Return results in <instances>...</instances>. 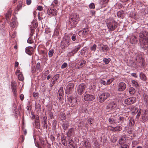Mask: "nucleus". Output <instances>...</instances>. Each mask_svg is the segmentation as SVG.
Masks as SVG:
<instances>
[{
    "label": "nucleus",
    "instance_id": "1",
    "mask_svg": "<svg viewBox=\"0 0 148 148\" xmlns=\"http://www.w3.org/2000/svg\"><path fill=\"white\" fill-rule=\"evenodd\" d=\"M147 33L145 31H142L140 34L139 42L141 47L144 49L148 47Z\"/></svg>",
    "mask_w": 148,
    "mask_h": 148
},
{
    "label": "nucleus",
    "instance_id": "2",
    "mask_svg": "<svg viewBox=\"0 0 148 148\" xmlns=\"http://www.w3.org/2000/svg\"><path fill=\"white\" fill-rule=\"evenodd\" d=\"M79 19V16L76 13L74 14L71 16L68 25L70 27L72 28L75 27L78 22Z\"/></svg>",
    "mask_w": 148,
    "mask_h": 148
},
{
    "label": "nucleus",
    "instance_id": "3",
    "mask_svg": "<svg viewBox=\"0 0 148 148\" xmlns=\"http://www.w3.org/2000/svg\"><path fill=\"white\" fill-rule=\"evenodd\" d=\"M107 26L108 29L111 31L114 30L117 27V23L112 20L107 24Z\"/></svg>",
    "mask_w": 148,
    "mask_h": 148
},
{
    "label": "nucleus",
    "instance_id": "4",
    "mask_svg": "<svg viewBox=\"0 0 148 148\" xmlns=\"http://www.w3.org/2000/svg\"><path fill=\"white\" fill-rule=\"evenodd\" d=\"M95 98V96L92 94L86 93L84 95V99L87 101H90Z\"/></svg>",
    "mask_w": 148,
    "mask_h": 148
},
{
    "label": "nucleus",
    "instance_id": "5",
    "mask_svg": "<svg viewBox=\"0 0 148 148\" xmlns=\"http://www.w3.org/2000/svg\"><path fill=\"white\" fill-rule=\"evenodd\" d=\"M110 94L108 92H104L99 96V100L100 102H103L110 96Z\"/></svg>",
    "mask_w": 148,
    "mask_h": 148
},
{
    "label": "nucleus",
    "instance_id": "6",
    "mask_svg": "<svg viewBox=\"0 0 148 148\" xmlns=\"http://www.w3.org/2000/svg\"><path fill=\"white\" fill-rule=\"evenodd\" d=\"M74 86V84L73 83L71 82L69 83L66 88V93L68 94H70L72 93L73 91Z\"/></svg>",
    "mask_w": 148,
    "mask_h": 148
},
{
    "label": "nucleus",
    "instance_id": "7",
    "mask_svg": "<svg viewBox=\"0 0 148 148\" xmlns=\"http://www.w3.org/2000/svg\"><path fill=\"white\" fill-rule=\"evenodd\" d=\"M86 86L84 84H81L79 85L77 89V91L79 95H82L84 92Z\"/></svg>",
    "mask_w": 148,
    "mask_h": 148
},
{
    "label": "nucleus",
    "instance_id": "8",
    "mask_svg": "<svg viewBox=\"0 0 148 148\" xmlns=\"http://www.w3.org/2000/svg\"><path fill=\"white\" fill-rule=\"evenodd\" d=\"M136 98L135 97H130L125 99L124 102L127 105H130L133 104L136 101Z\"/></svg>",
    "mask_w": 148,
    "mask_h": 148
},
{
    "label": "nucleus",
    "instance_id": "9",
    "mask_svg": "<svg viewBox=\"0 0 148 148\" xmlns=\"http://www.w3.org/2000/svg\"><path fill=\"white\" fill-rule=\"evenodd\" d=\"M130 109L132 111V112L133 114H135L137 113L136 117L139 116L140 114L141 110L140 109L138 111V108H134L133 106H131Z\"/></svg>",
    "mask_w": 148,
    "mask_h": 148
},
{
    "label": "nucleus",
    "instance_id": "10",
    "mask_svg": "<svg viewBox=\"0 0 148 148\" xmlns=\"http://www.w3.org/2000/svg\"><path fill=\"white\" fill-rule=\"evenodd\" d=\"M116 101H111L107 106V108L108 109L112 110L116 107Z\"/></svg>",
    "mask_w": 148,
    "mask_h": 148
},
{
    "label": "nucleus",
    "instance_id": "11",
    "mask_svg": "<svg viewBox=\"0 0 148 148\" xmlns=\"http://www.w3.org/2000/svg\"><path fill=\"white\" fill-rule=\"evenodd\" d=\"M126 87V84L125 83L123 82H120L118 85V90L119 91H122L125 89Z\"/></svg>",
    "mask_w": 148,
    "mask_h": 148
},
{
    "label": "nucleus",
    "instance_id": "12",
    "mask_svg": "<svg viewBox=\"0 0 148 148\" xmlns=\"http://www.w3.org/2000/svg\"><path fill=\"white\" fill-rule=\"evenodd\" d=\"M89 30L88 29H84L81 30L78 32V35L80 36H85L88 33Z\"/></svg>",
    "mask_w": 148,
    "mask_h": 148
},
{
    "label": "nucleus",
    "instance_id": "13",
    "mask_svg": "<svg viewBox=\"0 0 148 148\" xmlns=\"http://www.w3.org/2000/svg\"><path fill=\"white\" fill-rule=\"evenodd\" d=\"M11 86L14 95L15 97H16L17 96V91L16 90V84L14 83H12Z\"/></svg>",
    "mask_w": 148,
    "mask_h": 148
},
{
    "label": "nucleus",
    "instance_id": "14",
    "mask_svg": "<svg viewBox=\"0 0 148 148\" xmlns=\"http://www.w3.org/2000/svg\"><path fill=\"white\" fill-rule=\"evenodd\" d=\"M57 13V10L54 8L49 9L47 11V13L49 15H56Z\"/></svg>",
    "mask_w": 148,
    "mask_h": 148
},
{
    "label": "nucleus",
    "instance_id": "15",
    "mask_svg": "<svg viewBox=\"0 0 148 148\" xmlns=\"http://www.w3.org/2000/svg\"><path fill=\"white\" fill-rule=\"evenodd\" d=\"M25 52L27 54L31 55L33 52V49L31 47H27L26 48Z\"/></svg>",
    "mask_w": 148,
    "mask_h": 148
},
{
    "label": "nucleus",
    "instance_id": "16",
    "mask_svg": "<svg viewBox=\"0 0 148 148\" xmlns=\"http://www.w3.org/2000/svg\"><path fill=\"white\" fill-rule=\"evenodd\" d=\"M74 130L73 128L70 129L69 130L67 136L69 137H71L73 136L74 135Z\"/></svg>",
    "mask_w": 148,
    "mask_h": 148
},
{
    "label": "nucleus",
    "instance_id": "17",
    "mask_svg": "<svg viewBox=\"0 0 148 148\" xmlns=\"http://www.w3.org/2000/svg\"><path fill=\"white\" fill-rule=\"evenodd\" d=\"M130 42L132 44H135L137 42V40L136 37L135 36H133L130 39Z\"/></svg>",
    "mask_w": 148,
    "mask_h": 148
},
{
    "label": "nucleus",
    "instance_id": "18",
    "mask_svg": "<svg viewBox=\"0 0 148 148\" xmlns=\"http://www.w3.org/2000/svg\"><path fill=\"white\" fill-rule=\"evenodd\" d=\"M68 101L71 103H72L73 102H74V104H77V101L76 99L73 98V97H69L68 99Z\"/></svg>",
    "mask_w": 148,
    "mask_h": 148
},
{
    "label": "nucleus",
    "instance_id": "19",
    "mask_svg": "<svg viewBox=\"0 0 148 148\" xmlns=\"http://www.w3.org/2000/svg\"><path fill=\"white\" fill-rule=\"evenodd\" d=\"M40 71V63H38L36 66V69L35 70L32 71L33 73H35L36 71L39 72Z\"/></svg>",
    "mask_w": 148,
    "mask_h": 148
},
{
    "label": "nucleus",
    "instance_id": "20",
    "mask_svg": "<svg viewBox=\"0 0 148 148\" xmlns=\"http://www.w3.org/2000/svg\"><path fill=\"white\" fill-rule=\"evenodd\" d=\"M100 46L101 47L102 50L103 52H105L109 50V47L106 45L101 44Z\"/></svg>",
    "mask_w": 148,
    "mask_h": 148
},
{
    "label": "nucleus",
    "instance_id": "21",
    "mask_svg": "<svg viewBox=\"0 0 148 148\" xmlns=\"http://www.w3.org/2000/svg\"><path fill=\"white\" fill-rule=\"evenodd\" d=\"M62 143V144L64 146H66L67 144L66 140V138L64 136L62 137L61 138Z\"/></svg>",
    "mask_w": 148,
    "mask_h": 148
},
{
    "label": "nucleus",
    "instance_id": "22",
    "mask_svg": "<svg viewBox=\"0 0 148 148\" xmlns=\"http://www.w3.org/2000/svg\"><path fill=\"white\" fill-rule=\"evenodd\" d=\"M129 92L130 94L133 95L135 93V90L134 88L131 87L129 89Z\"/></svg>",
    "mask_w": 148,
    "mask_h": 148
},
{
    "label": "nucleus",
    "instance_id": "23",
    "mask_svg": "<svg viewBox=\"0 0 148 148\" xmlns=\"http://www.w3.org/2000/svg\"><path fill=\"white\" fill-rule=\"evenodd\" d=\"M126 139L124 137L121 138L119 140V143L121 145H123L125 142Z\"/></svg>",
    "mask_w": 148,
    "mask_h": 148
},
{
    "label": "nucleus",
    "instance_id": "24",
    "mask_svg": "<svg viewBox=\"0 0 148 148\" xmlns=\"http://www.w3.org/2000/svg\"><path fill=\"white\" fill-rule=\"evenodd\" d=\"M140 78L143 80H145L146 79L145 75L143 73H141L140 74Z\"/></svg>",
    "mask_w": 148,
    "mask_h": 148
},
{
    "label": "nucleus",
    "instance_id": "25",
    "mask_svg": "<svg viewBox=\"0 0 148 148\" xmlns=\"http://www.w3.org/2000/svg\"><path fill=\"white\" fill-rule=\"evenodd\" d=\"M132 82L133 86L136 87H138V84L136 81L133 80L132 81Z\"/></svg>",
    "mask_w": 148,
    "mask_h": 148
},
{
    "label": "nucleus",
    "instance_id": "26",
    "mask_svg": "<svg viewBox=\"0 0 148 148\" xmlns=\"http://www.w3.org/2000/svg\"><path fill=\"white\" fill-rule=\"evenodd\" d=\"M17 76L18 79L19 80L22 81H23L24 78L22 73L20 75H18Z\"/></svg>",
    "mask_w": 148,
    "mask_h": 148
},
{
    "label": "nucleus",
    "instance_id": "27",
    "mask_svg": "<svg viewBox=\"0 0 148 148\" xmlns=\"http://www.w3.org/2000/svg\"><path fill=\"white\" fill-rule=\"evenodd\" d=\"M117 16L118 17H122L123 16V12L122 11H119L117 12Z\"/></svg>",
    "mask_w": 148,
    "mask_h": 148
},
{
    "label": "nucleus",
    "instance_id": "28",
    "mask_svg": "<svg viewBox=\"0 0 148 148\" xmlns=\"http://www.w3.org/2000/svg\"><path fill=\"white\" fill-rule=\"evenodd\" d=\"M54 52V50L53 49H51L50 50L48 53V55L50 57H52L53 54Z\"/></svg>",
    "mask_w": 148,
    "mask_h": 148
},
{
    "label": "nucleus",
    "instance_id": "29",
    "mask_svg": "<svg viewBox=\"0 0 148 148\" xmlns=\"http://www.w3.org/2000/svg\"><path fill=\"white\" fill-rule=\"evenodd\" d=\"M85 62L86 61H83L81 62L78 66V68H80L83 67L84 65Z\"/></svg>",
    "mask_w": 148,
    "mask_h": 148
},
{
    "label": "nucleus",
    "instance_id": "30",
    "mask_svg": "<svg viewBox=\"0 0 148 148\" xmlns=\"http://www.w3.org/2000/svg\"><path fill=\"white\" fill-rule=\"evenodd\" d=\"M110 60V58L108 59L106 58H104L103 60V61L106 64H108Z\"/></svg>",
    "mask_w": 148,
    "mask_h": 148
},
{
    "label": "nucleus",
    "instance_id": "31",
    "mask_svg": "<svg viewBox=\"0 0 148 148\" xmlns=\"http://www.w3.org/2000/svg\"><path fill=\"white\" fill-rule=\"evenodd\" d=\"M80 48V46H79L75 47L74 49L73 50V53H76L79 49Z\"/></svg>",
    "mask_w": 148,
    "mask_h": 148
},
{
    "label": "nucleus",
    "instance_id": "32",
    "mask_svg": "<svg viewBox=\"0 0 148 148\" xmlns=\"http://www.w3.org/2000/svg\"><path fill=\"white\" fill-rule=\"evenodd\" d=\"M63 95V92L62 90L61 89H60L59 90L58 92V96L62 97V95Z\"/></svg>",
    "mask_w": 148,
    "mask_h": 148
},
{
    "label": "nucleus",
    "instance_id": "33",
    "mask_svg": "<svg viewBox=\"0 0 148 148\" xmlns=\"http://www.w3.org/2000/svg\"><path fill=\"white\" fill-rule=\"evenodd\" d=\"M60 117L61 120H64L65 119V114L63 113H61L60 115Z\"/></svg>",
    "mask_w": 148,
    "mask_h": 148
},
{
    "label": "nucleus",
    "instance_id": "34",
    "mask_svg": "<svg viewBox=\"0 0 148 148\" xmlns=\"http://www.w3.org/2000/svg\"><path fill=\"white\" fill-rule=\"evenodd\" d=\"M16 25V22L14 20H12V21L11 22L10 26L11 27H15Z\"/></svg>",
    "mask_w": 148,
    "mask_h": 148
},
{
    "label": "nucleus",
    "instance_id": "35",
    "mask_svg": "<svg viewBox=\"0 0 148 148\" xmlns=\"http://www.w3.org/2000/svg\"><path fill=\"white\" fill-rule=\"evenodd\" d=\"M59 75H56L53 77L52 79L53 80V82L55 81H56L57 79H58V78H59Z\"/></svg>",
    "mask_w": 148,
    "mask_h": 148
},
{
    "label": "nucleus",
    "instance_id": "36",
    "mask_svg": "<svg viewBox=\"0 0 148 148\" xmlns=\"http://www.w3.org/2000/svg\"><path fill=\"white\" fill-rule=\"evenodd\" d=\"M99 83L100 84L103 85H106V82L102 79H101L99 81Z\"/></svg>",
    "mask_w": 148,
    "mask_h": 148
},
{
    "label": "nucleus",
    "instance_id": "37",
    "mask_svg": "<svg viewBox=\"0 0 148 148\" xmlns=\"http://www.w3.org/2000/svg\"><path fill=\"white\" fill-rule=\"evenodd\" d=\"M84 146H85L86 148H90V144L89 143L86 142H84Z\"/></svg>",
    "mask_w": 148,
    "mask_h": 148
},
{
    "label": "nucleus",
    "instance_id": "38",
    "mask_svg": "<svg viewBox=\"0 0 148 148\" xmlns=\"http://www.w3.org/2000/svg\"><path fill=\"white\" fill-rule=\"evenodd\" d=\"M113 80L112 79H110L108 80L107 82H106V85H109L113 81Z\"/></svg>",
    "mask_w": 148,
    "mask_h": 148
},
{
    "label": "nucleus",
    "instance_id": "39",
    "mask_svg": "<svg viewBox=\"0 0 148 148\" xmlns=\"http://www.w3.org/2000/svg\"><path fill=\"white\" fill-rule=\"evenodd\" d=\"M96 47L97 45H96L94 44L91 47V49L92 51L95 52L96 49Z\"/></svg>",
    "mask_w": 148,
    "mask_h": 148
},
{
    "label": "nucleus",
    "instance_id": "40",
    "mask_svg": "<svg viewBox=\"0 0 148 148\" xmlns=\"http://www.w3.org/2000/svg\"><path fill=\"white\" fill-rule=\"evenodd\" d=\"M121 127L120 126L117 127L114 129V131H119L121 130Z\"/></svg>",
    "mask_w": 148,
    "mask_h": 148
},
{
    "label": "nucleus",
    "instance_id": "41",
    "mask_svg": "<svg viewBox=\"0 0 148 148\" xmlns=\"http://www.w3.org/2000/svg\"><path fill=\"white\" fill-rule=\"evenodd\" d=\"M121 148H129V146L127 144L122 145L121 146Z\"/></svg>",
    "mask_w": 148,
    "mask_h": 148
},
{
    "label": "nucleus",
    "instance_id": "42",
    "mask_svg": "<svg viewBox=\"0 0 148 148\" xmlns=\"http://www.w3.org/2000/svg\"><path fill=\"white\" fill-rule=\"evenodd\" d=\"M74 53H73V51H72L71 52L68 53L67 54V56L68 57H70L73 55Z\"/></svg>",
    "mask_w": 148,
    "mask_h": 148
},
{
    "label": "nucleus",
    "instance_id": "43",
    "mask_svg": "<svg viewBox=\"0 0 148 148\" xmlns=\"http://www.w3.org/2000/svg\"><path fill=\"white\" fill-rule=\"evenodd\" d=\"M76 35L74 34H73L71 37V39L73 41H75L76 39Z\"/></svg>",
    "mask_w": 148,
    "mask_h": 148
},
{
    "label": "nucleus",
    "instance_id": "44",
    "mask_svg": "<svg viewBox=\"0 0 148 148\" xmlns=\"http://www.w3.org/2000/svg\"><path fill=\"white\" fill-rule=\"evenodd\" d=\"M22 73V72H21L19 70H17L15 72V74L16 75L18 76V75H20Z\"/></svg>",
    "mask_w": 148,
    "mask_h": 148
},
{
    "label": "nucleus",
    "instance_id": "45",
    "mask_svg": "<svg viewBox=\"0 0 148 148\" xmlns=\"http://www.w3.org/2000/svg\"><path fill=\"white\" fill-rule=\"evenodd\" d=\"M89 7L90 8L94 9L95 8V5L94 3H92L90 4Z\"/></svg>",
    "mask_w": 148,
    "mask_h": 148
},
{
    "label": "nucleus",
    "instance_id": "46",
    "mask_svg": "<svg viewBox=\"0 0 148 148\" xmlns=\"http://www.w3.org/2000/svg\"><path fill=\"white\" fill-rule=\"evenodd\" d=\"M34 97L38 98V93L34 92L33 94Z\"/></svg>",
    "mask_w": 148,
    "mask_h": 148
},
{
    "label": "nucleus",
    "instance_id": "47",
    "mask_svg": "<svg viewBox=\"0 0 148 148\" xmlns=\"http://www.w3.org/2000/svg\"><path fill=\"white\" fill-rule=\"evenodd\" d=\"M67 66V64L66 63H64L62 65L61 68L62 69L65 68Z\"/></svg>",
    "mask_w": 148,
    "mask_h": 148
},
{
    "label": "nucleus",
    "instance_id": "48",
    "mask_svg": "<svg viewBox=\"0 0 148 148\" xmlns=\"http://www.w3.org/2000/svg\"><path fill=\"white\" fill-rule=\"evenodd\" d=\"M127 117H125V116H121L120 117V120H126L127 119Z\"/></svg>",
    "mask_w": 148,
    "mask_h": 148
},
{
    "label": "nucleus",
    "instance_id": "49",
    "mask_svg": "<svg viewBox=\"0 0 148 148\" xmlns=\"http://www.w3.org/2000/svg\"><path fill=\"white\" fill-rule=\"evenodd\" d=\"M34 30L33 29H31V32L30 34V36H33V34H34Z\"/></svg>",
    "mask_w": 148,
    "mask_h": 148
},
{
    "label": "nucleus",
    "instance_id": "50",
    "mask_svg": "<svg viewBox=\"0 0 148 148\" xmlns=\"http://www.w3.org/2000/svg\"><path fill=\"white\" fill-rule=\"evenodd\" d=\"M134 121H129L130 125L131 126H132L134 124Z\"/></svg>",
    "mask_w": 148,
    "mask_h": 148
},
{
    "label": "nucleus",
    "instance_id": "51",
    "mask_svg": "<svg viewBox=\"0 0 148 148\" xmlns=\"http://www.w3.org/2000/svg\"><path fill=\"white\" fill-rule=\"evenodd\" d=\"M73 141L72 140H69V143L70 145L71 146H73Z\"/></svg>",
    "mask_w": 148,
    "mask_h": 148
},
{
    "label": "nucleus",
    "instance_id": "52",
    "mask_svg": "<svg viewBox=\"0 0 148 148\" xmlns=\"http://www.w3.org/2000/svg\"><path fill=\"white\" fill-rule=\"evenodd\" d=\"M63 127L64 128V129L65 130L67 129L68 127V125L67 124H66V125H65L64 124H63Z\"/></svg>",
    "mask_w": 148,
    "mask_h": 148
},
{
    "label": "nucleus",
    "instance_id": "53",
    "mask_svg": "<svg viewBox=\"0 0 148 148\" xmlns=\"http://www.w3.org/2000/svg\"><path fill=\"white\" fill-rule=\"evenodd\" d=\"M37 9L41 11L42 10V8L41 6H38L37 7Z\"/></svg>",
    "mask_w": 148,
    "mask_h": 148
},
{
    "label": "nucleus",
    "instance_id": "54",
    "mask_svg": "<svg viewBox=\"0 0 148 148\" xmlns=\"http://www.w3.org/2000/svg\"><path fill=\"white\" fill-rule=\"evenodd\" d=\"M27 3L28 5H30L31 2V0H27Z\"/></svg>",
    "mask_w": 148,
    "mask_h": 148
},
{
    "label": "nucleus",
    "instance_id": "55",
    "mask_svg": "<svg viewBox=\"0 0 148 148\" xmlns=\"http://www.w3.org/2000/svg\"><path fill=\"white\" fill-rule=\"evenodd\" d=\"M24 96L23 94H22L20 96V98L21 100H23L24 99Z\"/></svg>",
    "mask_w": 148,
    "mask_h": 148
},
{
    "label": "nucleus",
    "instance_id": "56",
    "mask_svg": "<svg viewBox=\"0 0 148 148\" xmlns=\"http://www.w3.org/2000/svg\"><path fill=\"white\" fill-rule=\"evenodd\" d=\"M58 3V2L57 0H55L53 1V2L52 3V4H53V5H54V4L56 5Z\"/></svg>",
    "mask_w": 148,
    "mask_h": 148
},
{
    "label": "nucleus",
    "instance_id": "57",
    "mask_svg": "<svg viewBox=\"0 0 148 148\" xmlns=\"http://www.w3.org/2000/svg\"><path fill=\"white\" fill-rule=\"evenodd\" d=\"M66 44H65V45L64 46V47H67L69 45V42L68 41H66Z\"/></svg>",
    "mask_w": 148,
    "mask_h": 148
},
{
    "label": "nucleus",
    "instance_id": "58",
    "mask_svg": "<svg viewBox=\"0 0 148 148\" xmlns=\"http://www.w3.org/2000/svg\"><path fill=\"white\" fill-rule=\"evenodd\" d=\"M27 42L28 43H32V41L31 40V39L30 38H29L27 40Z\"/></svg>",
    "mask_w": 148,
    "mask_h": 148
},
{
    "label": "nucleus",
    "instance_id": "59",
    "mask_svg": "<svg viewBox=\"0 0 148 148\" xmlns=\"http://www.w3.org/2000/svg\"><path fill=\"white\" fill-rule=\"evenodd\" d=\"M19 65L18 62H16L15 63V66L16 67H18Z\"/></svg>",
    "mask_w": 148,
    "mask_h": 148
},
{
    "label": "nucleus",
    "instance_id": "60",
    "mask_svg": "<svg viewBox=\"0 0 148 148\" xmlns=\"http://www.w3.org/2000/svg\"><path fill=\"white\" fill-rule=\"evenodd\" d=\"M131 75L133 76V77L136 78L137 77V76L136 75V74L135 73H132L131 74Z\"/></svg>",
    "mask_w": 148,
    "mask_h": 148
},
{
    "label": "nucleus",
    "instance_id": "61",
    "mask_svg": "<svg viewBox=\"0 0 148 148\" xmlns=\"http://www.w3.org/2000/svg\"><path fill=\"white\" fill-rule=\"evenodd\" d=\"M10 16V13H9L8 14H7L6 15V17L9 18Z\"/></svg>",
    "mask_w": 148,
    "mask_h": 148
},
{
    "label": "nucleus",
    "instance_id": "62",
    "mask_svg": "<svg viewBox=\"0 0 148 148\" xmlns=\"http://www.w3.org/2000/svg\"><path fill=\"white\" fill-rule=\"evenodd\" d=\"M49 71L48 70H47V71H46L45 72V73H44V74L46 75H47L48 74H49Z\"/></svg>",
    "mask_w": 148,
    "mask_h": 148
},
{
    "label": "nucleus",
    "instance_id": "63",
    "mask_svg": "<svg viewBox=\"0 0 148 148\" xmlns=\"http://www.w3.org/2000/svg\"><path fill=\"white\" fill-rule=\"evenodd\" d=\"M74 103V102H73L72 103H71V106L72 107L76 105H75Z\"/></svg>",
    "mask_w": 148,
    "mask_h": 148
},
{
    "label": "nucleus",
    "instance_id": "64",
    "mask_svg": "<svg viewBox=\"0 0 148 148\" xmlns=\"http://www.w3.org/2000/svg\"><path fill=\"white\" fill-rule=\"evenodd\" d=\"M109 0H103L104 3H107Z\"/></svg>",
    "mask_w": 148,
    "mask_h": 148
}]
</instances>
